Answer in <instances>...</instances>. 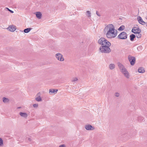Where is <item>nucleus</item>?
<instances>
[{
    "label": "nucleus",
    "instance_id": "nucleus-28",
    "mask_svg": "<svg viewBox=\"0 0 147 147\" xmlns=\"http://www.w3.org/2000/svg\"><path fill=\"white\" fill-rule=\"evenodd\" d=\"M38 106V104H34L33 105V107L34 108H37Z\"/></svg>",
    "mask_w": 147,
    "mask_h": 147
},
{
    "label": "nucleus",
    "instance_id": "nucleus-14",
    "mask_svg": "<svg viewBox=\"0 0 147 147\" xmlns=\"http://www.w3.org/2000/svg\"><path fill=\"white\" fill-rule=\"evenodd\" d=\"M36 13V17L38 19H40L42 16V14L40 12H37Z\"/></svg>",
    "mask_w": 147,
    "mask_h": 147
},
{
    "label": "nucleus",
    "instance_id": "nucleus-22",
    "mask_svg": "<svg viewBox=\"0 0 147 147\" xmlns=\"http://www.w3.org/2000/svg\"><path fill=\"white\" fill-rule=\"evenodd\" d=\"M144 119V118L143 117H139L138 118V121L140 122L142 121Z\"/></svg>",
    "mask_w": 147,
    "mask_h": 147
},
{
    "label": "nucleus",
    "instance_id": "nucleus-12",
    "mask_svg": "<svg viewBox=\"0 0 147 147\" xmlns=\"http://www.w3.org/2000/svg\"><path fill=\"white\" fill-rule=\"evenodd\" d=\"M122 73L125 76L126 78L127 79L129 78L130 75L127 70L124 71V72H122Z\"/></svg>",
    "mask_w": 147,
    "mask_h": 147
},
{
    "label": "nucleus",
    "instance_id": "nucleus-24",
    "mask_svg": "<svg viewBox=\"0 0 147 147\" xmlns=\"http://www.w3.org/2000/svg\"><path fill=\"white\" fill-rule=\"evenodd\" d=\"M3 144V140L1 138H0V146H2Z\"/></svg>",
    "mask_w": 147,
    "mask_h": 147
},
{
    "label": "nucleus",
    "instance_id": "nucleus-21",
    "mask_svg": "<svg viewBox=\"0 0 147 147\" xmlns=\"http://www.w3.org/2000/svg\"><path fill=\"white\" fill-rule=\"evenodd\" d=\"M3 101L4 103H6L9 101V100L8 98L3 97Z\"/></svg>",
    "mask_w": 147,
    "mask_h": 147
},
{
    "label": "nucleus",
    "instance_id": "nucleus-32",
    "mask_svg": "<svg viewBox=\"0 0 147 147\" xmlns=\"http://www.w3.org/2000/svg\"><path fill=\"white\" fill-rule=\"evenodd\" d=\"M28 140H29L30 141H31V139L30 138H28Z\"/></svg>",
    "mask_w": 147,
    "mask_h": 147
},
{
    "label": "nucleus",
    "instance_id": "nucleus-25",
    "mask_svg": "<svg viewBox=\"0 0 147 147\" xmlns=\"http://www.w3.org/2000/svg\"><path fill=\"white\" fill-rule=\"evenodd\" d=\"M86 13L88 15V17H91V13L90 11H86Z\"/></svg>",
    "mask_w": 147,
    "mask_h": 147
},
{
    "label": "nucleus",
    "instance_id": "nucleus-17",
    "mask_svg": "<svg viewBox=\"0 0 147 147\" xmlns=\"http://www.w3.org/2000/svg\"><path fill=\"white\" fill-rule=\"evenodd\" d=\"M58 90L57 89H51L49 90V93L51 94H52L53 93H54L55 92H57Z\"/></svg>",
    "mask_w": 147,
    "mask_h": 147
},
{
    "label": "nucleus",
    "instance_id": "nucleus-33",
    "mask_svg": "<svg viewBox=\"0 0 147 147\" xmlns=\"http://www.w3.org/2000/svg\"><path fill=\"white\" fill-rule=\"evenodd\" d=\"M21 108V107H18L17 108V109H20V108Z\"/></svg>",
    "mask_w": 147,
    "mask_h": 147
},
{
    "label": "nucleus",
    "instance_id": "nucleus-26",
    "mask_svg": "<svg viewBox=\"0 0 147 147\" xmlns=\"http://www.w3.org/2000/svg\"><path fill=\"white\" fill-rule=\"evenodd\" d=\"M78 79L77 78H73L72 80V82H75L78 80Z\"/></svg>",
    "mask_w": 147,
    "mask_h": 147
},
{
    "label": "nucleus",
    "instance_id": "nucleus-8",
    "mask_svg": "<svg viewBox=\"0 0 147 147\" xmlns=\"http://www.w3.org/2000/svg\"><path fill=\"white\" fill-rule=\"evenodd\" d=\"M117 64L118 66L122 73L127 70L125 67L121 63H118Z\"/></svg>",
    "mask_w": 147,
    "mask_h": 147
},
{
    "label": "nucleus",
    "instance_id": "nucleus-18",
    "mask_svg": "<svg viewBox=\"0 0 147 147\" xmlns=\"http://www.w3.org/2000/svg\"><path fill=\"white\" fill-rule=\"evenodd\" d=\"M39 93H38L37 95L38 96L35 98V100L38 102L41 101L42 100V98L40 96H38Z\"/></svg>",
    "mask_w": 147,
    "mask_h": 147
},
{
    "label": "nucleus",
    "instance_id": "nucleus-10",
    "mask_svg": "<svg viewBox=\"0 0 147 147\" xmlns=\"http://www.w3.org/2000/svg\"><path fill=\"white\" fill-rule=\"evenodd\" d=\"M85 129L87 130H93L94 129V127L90 125H86L85 126Z\"/></svg>",
    "mask_w": 147,
    "mask_h": 147
},
{
    "label": "nucleus",
    "instance_id": "nucleus-3",
    "mask_svg": "<svg viewBox=\"0 0 147 147\" xmlns=\"http://www.w3.org/2000/svg\"><path fill=\"white\" fill-rule=\"evenodd\" d=\"M141 30L139 27L134 26L131 32L136 34V36L138 38H140L141 37V34L140 33Z\"/></svg>",
    "mask_w": 147,
    "mask_h": 147
},
{
    "label": "nucleus",
    "instance_id": "nucleus-19",
    "mask_svg": "<svg viewBox=\"0 0 147 147\" xmlns=\"http://www.w3.org/2000/svg\"><path fill=\"white\" fill-rule=\"evenodd\" d=\"M32 29V28H26L24 30V32L25 33H28Z\"/></svg>",
    "mask_w": 147,
    "mask_h": 147
},
{
    "label": "nucleus",
    "instance_id": "nucleus-15",
    "mask_svg": "<svg viewBox=\"0 0 147 147\" xmlns=\"http://www.w3.org/2000/svg\"><path fill=\"white\" fill-rule=\"evenodd\" d=\"M136 35H135L134 34H132L130 35V40L131 41H133L134 40V39L136 38Z\"/></svg>",
    "mask_w": 147,
    "mask_h": 147
},
{
    "label": "nucleus",
    "instance_id": "nucleus-4",
    "mask_svg": "<svg viewBox=\"0 0 147 147\" xmlns=\"http://www.w3.org/2000/svg\"><path fill=\"white\" fill-rule=\"evenodd\" d=\"M98 43L99 44L101 45V46H105V45H109L111 44L107 39L104 38H101L98 40Z\"/></svg>",
    "mask_w": 147,
    "mask_h": 147
},
{
    "label": "nucleus",
    "instance_id": "nucleus-27",
    "mask_svg": "<svg viewBox=\"0 0 147 147\" xmlns=\"http://www.w3.org/2000/svg\"><path fill=\"white\" fill-rule=\"evenodd\" d=\"M114 95L115 96L118 97L119 96V94L118 92H116L115 93Z\"/></svg>",
    "mask_w": 147,
    "mask_h": 147
},
{
    "label": "nucleus",
    "instance_id": "nucleus-13",
    "mask_svg": "<svg viewBox=\"0 0 147 147\" xmlns=\"http://www.w3.org/2000/svg\"><path fill=\"white\" fill-rule=\"evenodd\" d=\"M19 114L22 117L25 118H26L28 117L27 114L26 113L20 112L19 113Z\"/></svg>",
    "mask_w": 147,
    "mask_h": 147
},
{
    "label": "nucleus",
    "instance_id": "nucleus-5",
    "mask_svg": "<svg viewBox=\"0 0 147 147\" xmlns=\"http://www.w3.org/2000/svg\"><path fill=\"white\" fill-rule=\"evenodd\" d=\"M128 60L131 65H133L135 63L136 61L135 58L130 55H129L128 56Z\"/></svg>",
    "mask_w": 147,
    "mask_h": 147
},
{
    "label": "nucleus",
    "instance_id": "nucleus-11",
    "mask_svg": "<svg viewBox=\"0 0 147 147\" xmlns=\"http://www.w3.org/2000/svg\"><path fill=\"white\" fill-rule=\"evenodd\" d=\"M7 29L11 32H13L16 30V27L12 25L11 26H9L7 28Z\"/></svg>",
    "mask_w": 147,
    "mask_h": 147
},
{
    "label": "nucleus",
    "instance_id": "nucleus-2",
    "mask_svg": "<svg viewBox=\"0 0 147 147\" xmlns=\"http://www.w3.org/2000/svg\"><path fill=\"white\" fill-rule=\"evenodd\" d=\"M111 45L110 44L109 45H105V46H100L99 49V51L100 52L103 53H110L111 51L109 47Z\"/></svg>",
    "mask_w": 147,
    "mask_h": 147
},
{
    "label": "nucleus",
    "instance_id": "nucleus-29",
    "mask_svg": "<svg viewBox=\"0 0 147 147\" xmlns=\"http://www.w3.org/2000/svg\"><path fill=\"white\" fill-rule=\"evenodd\" d=\"M5 8L7 9V10H8L9 11H10L11 13H13V11L10 10L8 8L6 7Z\"/></svg>",
    "mask_w": 147,
    "mask_h": 147
},
{
    "label": "nucleus",
    "instance_id": "nucleus-6",
    "mask_svg": "<svg viewBox=\"0 0 147 147\" xmlns=\"http://www.w3.org/2000/svg\"><path fill=\"white\" fill-rule=\"evenodd\" d=\"M118 38L120 39H126L127 38V34L125 32H122L118 35Z\"/></svg>",
    "mask_w": 147,
    "mask_h": 147
},
{
    "label": "nucleus",
    "instance_id": "nucleus-30",
    "mask_svg": "<svg viewBox=\"0 0 147 147\" xmlns=\"http://www.w3.org/2000/svg\"><path fill=\"white\" fill-rule=\"evenodd\" d=\"M59 147H65V146L64 144L61 145Z\"/></svg>",
    "mask_w": 147,
    "mask_h": 147
},
{
    "label": "nucleus",
    "instance_id": "nucleus-23",
    "mask_svg": "<svg viewBox=\"0 0 147 147\" xmlns=\"http://www.w3.org/2000/svg\"><path fill=\"white\" fill-rule=\"evenodd\" d=\"M125 28V26L122 25L120 26L119 28H118V30L119 31L122 30H124Z\"/></svg>",
    "mask_w": 147,
    "mask_h": 147
},
{
    "label": "nucleus",
    "instance_id": "nucleus-9",
    "mask_svg": "<svg viewBox=\"0 0 147 147\" xmlns=\"http://www.w3.org/2000/svg\"><path fill=\"white\" fill-rule=\"evenodd\" d=\"M137 20L139 23L142 25H144L146 24V22L143 21L142 18L139 16L138 17Z\"/></svg>",
    "mask_w": 147,
    "mask_h": 147
},
{
    "label": "nucleus",
    "instance_id": "nucleus-7",
    "mask_svg": "<svg viewBox=\"0 0 147 147\" xmlns=\"http://www.w3.org/2000/svg\"><path fill=\"white\" fill-rule=\"evenodd\" d=\"M55 57L58 60L61 61H62L64 60L63 55L60 53H58L56 54L55 55Z\"/></svg>",
    "mask_w": 147,
    "mask_h": 147
},
{
    "label": "nucleus",
    "instance_id": "nucleus-1",
    "mask_svg": "<svg viewBox=\"0 0 147 147\" xmlns=\"http://www.w3.org/2000/svg\"><path fill=\"white\" fill-rule=\"evenodd\" d=\"M104 31L105 32H107L106 36L108 38H114L117 34V30L115 29L114 26L112 24H110L107 25L105 27Z\"/></svg>",
    "mask_w": 147,
    "mask_h": 147
},
{
    "label": "nucleus",
    "instance_id": "nucleus-16",
    "mask_svg": "<svg viewBox=\"0 0 147 147\" xmlns=\"http://www.w3.org/2000/svg\"><path fill=\"white\" fill-rule=\"evenodd\" d=\"M138 71L139 73H143L145 72V70L143 67H140L138 69Z\"/></svg>",
    "mask_w": 147,
    "mask_h": 147
},
{
    "label": "nucleus",
    "instance_id": "nucleus-31",
    "mask_svg": "<svg viewBox=\"0 0 147 147\" xmlns=\"http://www.w3.org/2000/svg\"><path fill=\"white\" fill-rule=\"evenodd\" d=\"M96 14H97V15L98 16H100V14H99V13L97 12V11H96Z\"/></svg>",
    "mask_w": 147,
    "mask_h": 147
},
{
    "label": "nucleus",
    "instance_id": "nucleus-20",
    "mask_svg": "<svg viewBox=\"0 0 147 147\" xmlns=\"http://www.w3.org/2000/svg\"><path fill=\"white\" fill-rule=\"evenodd\" d=\"M109 68L110 69H113L115 68V66L114 64H111L109 65Z\"/></svg>",
    "mask_w": 147,
    "mask_h": 147
}]
</instances>
